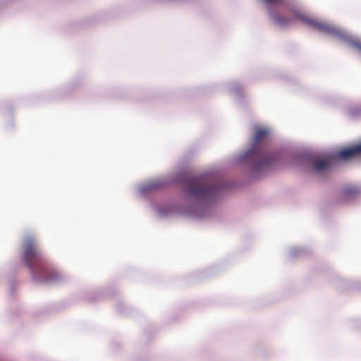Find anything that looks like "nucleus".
I'll use <instances>...</instances> for the list:
<instances>
[{
	"label": "nucleus",
	"instance_id": "nucleus-1",
	"mask_svg": "<svg viewBox=\"0 0 361 361\" xmlns=\"http://www.w3.org/2000/svg\"><path fill=\"white\" fill-rule=\"evenodd\" d=\"M23 259L34 277L42 276V281L54 282L61 279L56 269H49V263L38 248L35 239L28 236L24 240Z\"/></svg>",
	"mask_w": 361,
	"mask_h": 361
},
{
	"label": "nucleus",
	"instance_id": "nucleus-2",
	"mask_svg": "<svg viewBox=\"0 0 361 361\" xmlns=\"http://www.w3.org/2000/svg\"><path fill=\"white\" fill-rule=\"evenodd\" d=\"M183 187L189 196L197 200L212 198L219 191V186L207 176L187 178L183 182Z\"/></svg>",
	"mask_w": 361,
	"mask_h": 361
},
{
	"label": "nucleus",
	"instance_id": "nucleus-3",
	"mask_svg": "<svg viewBox=\"0 0 361 361\" xmlns=\"http://www.w3.org/2000/svg\"><path fill=\"white\" fill-rule=\"evenodd\" d=\"M268 135L269 132L267 129L257 128L253 137L252 146L247 152V157L256 160V166L257 168H265L271 166L279 158L277 153L266 154L263 149L261 142L265 140Z\"/></svg>",
	"mask_w": 361,
	"mask_h": 361
},
{
	"label": "nucleus",
	"instance_id": "nucleus-4",
	"mask_svg": "<svg viewBox=\"0 0 361 361\" xmlns=\"http://www.w3.org/2000/svg\"><path fill=\"white\" fill-rule=\"evenodd\" d=\"M361 155V143L350 147L342 149L335 157H328L323 159L317 160L313 164V170L320 173L327 171L332 165L333 160L339 159L348 160Z\"/></svg>",
	"mask_w": 361,
	"mask_h": 361
},
{
	"label": "nucleus",
	"instance_id": "nucleus-5",
	"mask_svg": "<svg viewBox=\"0 0 361 361\" xmlns=\"http://www.w3.org/2000/svg\"><path fill=\"white\" fill-rule=\"evenodd\" d=\"M293 16L296 19L302 20L303 22L307 23L308 25H312L313 27H314L315 29L318 30L319 31H320L322 32L330 34V35L337 34V30L335 27L331 26L329 24L319 22V21L312 20L308 17H306L299 11H294Z\"/></svg>",
	"mask_w": 361,
	"mask_h": 361
},
{
	"label": "nucleus",
	"instance_id": "nucleus-6",
	"mask_svg": "<svg viewBox=\"0 0 361 361\" xmlns=\"http://www.w3.org/2000/svg\"><path fill=\"white\" fill-rule=\"evenodd\" d=\"M274 21L281 26H286L292 22V20L283 16H276L274 17Z\"/></svg>",
	"mask_w": 361,
	"mask_h": 361
},
{
	"label": "nucleus",
	"instance_id": "nucleus-7",
	"mask_svg": "<svg viewBox=\"0 0 361 361\" xmlns=\"http://www.w3.org/2000/svg\"><path fill=\"white\" fill-rule=\"evenodd\" d=\"M358 192V190L354 187H346L342 192V195L345 197L353 195Z\"/></svg>",
	"mask_w": 361,
	"mask_h": 361
},
{
	"label": "nucleus",
	"instance_id": "nucleus-8",
	"mask_svg": "<svg viewBox=\"0 0 361 361\" xmlns=\"http://www.w3.org/2000/svg\"><path fill=\"white\" fill-rule=\"evenodd\" d=\"M267 1L269 2V3H279L281 2L282 0H266Z\"/></svg>",
	"mask_w": 361,
	"mask_h": 361
},
{
	"label": "nucleus",
	"instance_id": "nucleus-9",
	"mask_svg": "<svg viewBox=\"0 0 361 361\" xmlns=\"http://www.w3.org/2000/svg\"><path fill=\"white\" fill-rule=\"evenodd\" d=\"M358 47H359V49L361 50V46H359Z\"/></svg>",
	"mask_w": 361,
	"mask_h": 361
}]
</instances>
